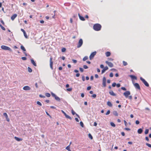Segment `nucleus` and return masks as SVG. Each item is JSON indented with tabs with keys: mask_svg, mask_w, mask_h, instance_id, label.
<instances>
[{
	"mask_svg": "<svg viewBox=\"0 0 151 151\" xmlns=\"http://www.w3.org/2000/svg\"><path fill=\"white\" fill-rule=\"evenodd\" d=\"M79 70L81 72H83V68H79Z\"/></svg>",
	"mask_w": 151,
	"mask_h": 151,
	"instance_id": "4c0bfd02",
	"label": "nucleus"
},
{
	"mask_svg": "<svg viewBox=\"0 0 151 151\" xmlns=\"http://www.w3.org/2000/svg\"><path fill=\"white\" fill-rule=\"evenodd\" d=\"M46 114L48 116H49L50 117H51V116L47 112V111H46Z\"/></svg>",
	"mask_w": 151,
	"mask_h": 151,
	"instance_id": "0e129e2a",
	"label": "nucleus"
},
{
	"mask_svg": "<svg viewBox=\"0 0 151 151\" xmlns=\"http://www.w3.org/2000/svg\"><path fill=\"white\" fill-rule=\"evenodd\" d=\"M50 107L51 108H52V109H56V108L54 106H50Z\"/></svg>",
	"mask_w": 151,
	"mask_h": 151,
	"instance_id": "680f3d73",
	"label": "nucleus"
},
{
	"mask_svg": "<svg viewBox=\"0 0 151 151\" xmlns=\"http://www.w3.org/2000/svg\"><path fill=\"white\" fill-rule=\"evenodd\" d=\"M104 69L105 70H106L108 69V68L107 66H106Z\"/></svg>",
	"mask_w": 151,
	"mask_h": 151,
	"instance_id": "bf43d9fd",
	"label": "nucleus"
},
{
	"mask_svg": "<svg viewBox=\"0 0 151 151\" xmlns=\"http://www.w3.org/2000/svg\"><path fill=\"white\" fill-rule=\"evenodd\" d=\"M113 114L115 116H118V114L116 111H114L113 112Z\"/></svg>",
	"mask_w": 151,
	"mask_h": 151,
	"instance_id": "b1692460",
	"label": "nucleus"
},
{
	"mask_svg": "<svg viewBox=\"0 0 151 151\" xmlns=\"http://www.w3.org/2000/svg\"><path fill=\"white\" fill-rule=\"evenodd\" d=\"M121 89H122V90H124V91L126 90V88H125L124 87H121Z\"/></svg>",
	"mask_w": 151,
	"mask_h": 151,
	"instance_id": "de8ad7c7",
	"label": "nucleus"
},
{
	"mask_svg": "<svg viewBox=\"0 0 151 151\" xmlns=\"http://www.w3.org/2000/svg\"><path fill=\"white\" fill-rule=\"evenodd\" d=\"M88 136L91 139H93V137L91 135V134H90V133L89 134Z\"/></svg>",
	"mask_w": 151,
	"mask_h": 151,
	"instance_id": "c85d7f7f",
	"label": "nucleus"
},
{
	"mask_svg": "<svg viewBox=\"0 0 151 151\" xmlns=\"http://www.w3.org/2000/svg\"><path fill=\"white\" fill-rule=\"evenodd\" d=\"M124 129L127 131H130V129L128 128H124Z\"/></svg>",
	"mask_w": 151,
	"mask_h": 151,
	"instance_id": "3c124183",
	"label": "nucleus"
},
{
	"mask_svg": "<svg viewBox=\"0 0 151 151\" xmlns=\"http://www.w3.org/2000/svg\"><path fill=\"white\" fill-rule=\"evenodd\" d=\"M96 51L92 53L91 55H90L89 56V58L90 60L92 59V58H93L94 56L96 55Z\"/></svg>",
	"mask_w": 151,
	"mask_h": 151,
	"instance_id": "423d86ee",
	"label": "nucleus"
},
{
	"mask_svg": "<svg viewBox=\"0 0 151 151\" xmlns=\"http://www.w3.org/2000/svg\"><path fill=\"white\" fill-rule=\"evenodd\" d=\"M95 77L96 78H98L99 77V76L97 74H96L95 75Z\"/></svg>",
	"mask_w": 151,
	"mask_h": 151,
	"instance_id": "338daca9",
	"label": "nucleus"
},
{
	"mask_svg": "<svg viewBox=\"0 0 151 151\" xmlns=\"http://www.w3.org/2000/svg\"><path fill=\"white\" fill-rule=\"evenodd\" d=\"M113 76V73H110L109 75V76L111 77H112Z\"/></svg>",
	"mask_w": 151,
	"mask_h": 151,
	"instance_id": "a19ab883",
	"label": "nucleus"
},
{
	"mask_svg": "<svg viewBox=\"0 0 151 151\" xmlns=\"http://www.w3.org/2000/svg\"><path fill=\"white\" fill-rule=\"evenodd\" d=\"M66 149L68 150V151H71V150L70 149V145H68L66 147Z\"/></svg>",
	"mask_w": 151,
	"mask_h": 151,
	"instance_id": "a878e982",
	"label": "nucleus"
},
{
	"mask_svg": "<svg viewBox=\"0 0 151 151\" xmlns=\"http://www.w3.org/2000/svg\"><path fill=\"white\" fill-rule=\"evenodd\" d=\"M61 112L63 113L64 115H65V117L69 119L70 120H71L72 119L71 117L69 116L68 115H67L66 113L63 110H61Z\"/></svg>",
	"mask_w": 151,
	"mask_h": 151,
	"instance_id": "9d476101",
	"label": "nucleus"
},
{
	"mask_svg": "<svg viewBox=\"0 0 151 151\" xmlns=\"http://www.w3.org/2000/svg\"><path fill=\"white\" fill-rule=\"evenodd\" d=\"M123 63L124 66H126L127 65V62L124 61H123Z\"/></svg>",
	"mask_w": 151,
	"mask_h": 151,
	"instance_id": "c756f323",
	"label": "nucleus"
},
{
	"mask_svg": "<svg viewBox=\"0 0 151 151\" xmlns=\"http://www.w3.org/2000/svg\"><path fill=\"white\" fill-rule=\"evenodd\" d=\"M146 145L147 146H148L149 147L151 148V144H150L149 143H146Z\"/></svg>",
	"mask_w": 151,
	"mask_h": 151,
	"instance_id": "c9c22d12",
	"label": "nucleus"
},
{
	"mask_svg": "<svg viewBox=\"0 0 151 151\" xmlns=\"http://www.w3.org/2000/svg\"><path fill=\"white\" fill-rule=\"evenodd\" d=\"M22 59L23 60H26L27 59V58L26 57H22Z\"/></svg>",
	"mask_w": 151,
	"mask_h": 151,
	"instance_id": "49530a36",
	"label": "nucleus"
},
{
	"mask_svg": "<svg viewBox=\"0 0 151 151\" xmlns=\"http://www.w3.org/2000/svg\"><path fill=\"white\" fill-rule=\"evenodd\" d=\"M109 93L110 94V95L113 96H116V94L114 93L112 91H110L109 92Z\"/></svg>",
	"mask_w": 151,
	"mask_h": 151,
	"instance_id": "2eb2a0df",
	"label": "nucleus"
},
{
	"mask_svg": "<svg viewBox=\"0 0 151 151\" xmlns=\"http://www.w3.org/2000/svg\"><path fill=\"white\" fill-rule=\"evenodd\" d=\"M135 123L137 124H138L139 123V122L138 120H136Z\"/></svg>",
	"mask_w": 151,
	"mask_h": 151,
	"instance_id": "8fccbe9b",
	"label": "nucleus"
},
{
	"mask_svg": "<svg viewBox=\"0 0 151 151\" xmlns=\"http://www.w3.org/2000/svg\"><path fill=\"white\" fill-rule=\"evenodd\" d=\"M37 104L40 106H41L42 105L41 103L39 101H37Z\"/></svg>",
	"mask_w": 151,
	"mask_h": 151,
	"instance_id": "72a5a7b5",
	"label": "nucleus"
},
{
	"mask_svg": "<svg viewBox=\"0 0 151 151\" xmlns=\"http://www.w3.org/2000/svg\"><path fill=\"white\" fill-rule=\"evenodd\" d=\"M110 110H109L107 111V112L106 114V115H108L110 114Z\"/></svg>",
	"mask_w": 151,
	"mask_h": 151,
	"instance_id": "37998d69",
	"label": "nucleus"
},
{
	"mask_svg": "<svg viewBox=\"0 0 151 151\" xmlns=\"http://www.w3.org/2000/svg\"><path fill=\"white\" fill-rule=\"evenodd\" d=\"M72 90V88H68L67 89V90L69 91H70Z\"/></svg>",
	"mask_w": 151,
	"mask_h": 151,
	"instance_id": "58836bf2",
	"label": "nucleus"
},
{
	"mask_svg": "<svg viewBox=\"0 0 151 151\" xmlns=\"http://www.w3.org/2000/svg\"><path fill=\"white\" fill-rule=\"evenodd\" d=\"M149 132V130L148 129H146L145 131V134H147Z\"/></svg>",
	"mask_w": 151,
	"mask_h": 151,
	"instance_id": "473e14b6",
	"label": "nucleus"
},
{
	"mask_svg": "<svg viewBox=\"0 0 151 151\" xmlns=\"http://www.w3.org/2000/svg\"><path fill=\"white\" fill-rule=\"evenodd\" d=\"M145 139L147 141H149V139L147 137H146L145 138Z\"/></svg>",
	"mask_w": 151,
	"mask_h": 151,
	"instance_id": "4d7b16f0",
	"label": "nucleus"
},
{
	"mask_svg": "<svg viewBox=\"0 0 151 151\" xmlns=\"http://www.w3.org/2000/svg\"><path fill=\"white\" fill-rule=\"evenodd\" d=\"M106 55L107 57H109L111 55V53L109 52H106Z\"/></svg>",
	"mask_w": 151,
	"mask_h": 151,
	"instance_id": "5701e85b",
	"label": "nucleus"
},
{
	"mask_svg": "<svg viewBox=\"0 0 151 151\" xmlns=\"http://www.w3.org/2000/svg\"><path fill=\"white\" fill-rule=\"evenodd\" d=\"M83 67L84 69H87L88 68V67L86 65H84L83 66Z\"/></svg>",
	"mask_w": 151,
	"mask_h": 151,
	"instance_id": "79ce46f5",
	"label": "nucleus"
},
{
	"mask_svg": "<svg viewBox=\"0 0 151 151\" xmlns=\"http://www.w3.org/2000/svg\"><path fill=\"white\" fill-rule=\"evenodd\" d=\"M91 88V87L90 86H88V87H87V90H90Z\"/></svg>",
	"mask_w": 151,
	"mask_h": 151,
	"instance_id": "603ef678",
	"label": "nucleus"
},
{
	"mask_svg": "<svg viewBox=\"0 0 151 151\" xmlns=\"http://www.w3.org/2000/svg\"><path fill=\"white\" fill-rule=\"evenodd\" d=\"M96 94H93L92 95V96L93 97V98H95V97H96Z\"/></svg>",
	"mask_w": 151,
	"mask_h": 151,
	"instance_id": "13d9d810",
	"label": "nucleus"
},
{
	"mask_svg": "<svg viewBox=\"0 0 151 151\" xmlns=\"http://www.w3.org/2000/svg\"><path fill=\"white\" fill-rule=\"evenodd\" d=\"M17 14H14L11 17V19L12 20H13L15 19V18L17 17Z\"/></svg>",
	"mask_w": 151,
	"mask_h": 151,
	"instance_id": "4468645a",
	"label": "nucleus"
},
{
	"mask_svg": "<svg viewBox=\"0 0 151 151\" xmlns=\"http://www.w3.org/2000/svg\"><path fill=\"white\" fill-rule=\"evenodd\" d=\"M51 95L53 97H54L55 98V99L58 101H60V98L57 96L54 93H51Z\"/></svg>",
	"mask_w": 151,
	"mask_h": 151,
	"instance_id": "7ed1b4c3",
	"label": "nucleus"
},
{
	"mask_svg": "<svg viewBox=\"0 0 151 151\" xmlns=\"http://www.w3.org/2000/svg\"><path fill=\"white\" fill-rule=\"evenodd\" d=\"M78 16L80 19L82 21H84L85 20L84 18L83 17L80 16V14H78Z\"/></svg>",
	"mask_w": 151,
	"mask_h": 151,
	"instance_id": "a211bd4d",
	"label": "nucleus"
},
{
	"mask_svg": "<svg viewBox=\"0 0 151 151\" xmlns=\"http://www.w3.org/2000/svg\"><path fill=\"white\" fill-rule=\"evenodd\" d=\"M105 63L110 67H112L113 66V65L111 62H110L108 61H106Z\"/></svg>",
	"mask_w": 151,
	"mask_h": 151,
	"instance_id": "9b49d317",
	"label": "nucleus"
},
{
	"mask_svg": "<svg viewBox=\"0 0 151 151\" xmlns=\"http://www.w3.org/2000/svg\"><path fill=\"white\" fill-rule=\"evenodd\" d=\"M116 83H112V86L113 87H114L116 86Z\"/></svg>",
	"mask_w": 151,
	"mask_h": 151,
	"instance_id": "a18cd8bd",
	"label": "nucleus"
},
{
	"mask_svg": "<svg viewBox=\"0 0 151 151\" xmlns=\"http://www.w3.org/2000/svg\"><path fill=\"white\" fill-rule=\"evenodd\" d=\"M80 76V74L79 73H77L76 75V76L77 77H78Z\"/></svg>",
	"mask_w": 151,
	"mask_h": 151,
	"instance_id": "69168bd1",
	"label": "nucleus"
},
{
	"mask_svg": "<svg viewBox=\"0 0 151 151\" xmlns=\"http://www.w3.org/2000/svg\"><path fill=\"white\" fill-rule=\"evenodd\" d=\"M116 86L117 87H119L120 86V84H119V83H118V84H117L116 85Z\"/></svg>",
	"mask_w": 151,
	"mask_h": 151,
	"instance_id": "052dcab7",
	"label": "nucleus"
},
{
	"mask_svg": "<svg viewBox=\"0 0 151 151\" xmlns=\"http://www.w3.org/2000/svg\"><path fill=\"white\" fill-rule=\"evenodd\" d=\"M130 94V92L129 91H127L124 93V95L125 97L126 98H127L128 96Z\"/></svg>",
	"mask_w": 151,
	"mask_h": 151,
	"instance_id": "20e7f679",
	"label": "nucleus"
},
{
	"mask_svg": "<svg viewBox=\"0 0 151 151\" xmlns=\"http://www.w3.org/2000/svg\"><path fill=\"white\" fill-rule=\"evenodd\" d=\"M31 63H32L33 65H34L35 66H37V64L36 63H35V62L33 59H31Z\"/></svg>",
	"mask_w": 151,
	"mask_h": 151,
	"instance_id": "dca6fc26",
	"label": "nucleus"
},
{
	"mask_svg": "<svg viewBox=\"0 0 151 151\" xmlns=\"http://www.w3.org/2000/svg\"><path fill=\"white\" fill-rule=\"evenodd\" d=\"M3 115L4 116H5L6 118L8 117V115L6 113H4L3 114Z\"/></svg>",
	"mask_w": 151,
	"mask_h": 151,
	"instance_id": "f704fd0d",
	"label": "nucleus"
},
{
	"mask_svg": "<svg viewBox=\"0 0 151 151\" xmlns=\"http://www.w3.org/2000/svg\"><path fill=\"white\" fill-rule=\"evenodd\" d=\"M21 30L23 32L24 35L25 37L27 38V35L24 29H21Z\"/></svg>",
	"mask_w": 151,
	"mask_h": 151,
	"instance_id": "ddd939ff",
	"label": "nucleus"
},
{
	"mask_svg": "<svg viewBox=\"0 0 151 151\" xmlns=\"http://www.w3.org/2000/svg\"><path fill=\"white\" fill-rule=\"evenodd\" d=\"M71 112L73 115H74L75 114H76V115L78 117H79L78 115L77 114H76L73 109H72V110H71Z\"/></svg>",
	"mask_w": 151,
	"mask_h": 151,
	"instance_id": "6ab92c4d",
	"label": "nucleus"
},
{
	"mask_svg": "<svg viewBox=\"0 0 151 151\" xmlns=\"http://www.w3.org/2000/svg\"><path fill=\"white\" fill-rule=\"evenodd\" d=\"M124 123L125 125L126 126H127V122H126V121L125 120H124Z\"/></svg>",
	"mask_w": 151,
	"mask_h": 151,
	"instance_id": "e2e57ef3",
	"label": "nucleus"
},
{
	"mask_svg": "<svg viewBox=\"0 0 151 151\" xmlns=\"http://www.w3.org/2000/svg\"><path fill=\"white\" fill-rule=\"evenodd\" d=\"M105 70L104 69H103L102 70H101V74L103 73H104L105 72Z\"/></svg>",
	"mask_w": 151,
	"mask_h": 151,
	"instance_id": "864d4df0",
	"label": "nucleus"
},
{
	"mask_svg": "<svg viewBox=\"0 0 151 151\" xmlns=\"http://www.w3.org/2000/svg\"><path fill=\"white\" fill-rule=\"evenodd\" d=\"M142 132V130L141 128H140L138 130L137 132L139 134H141Z\"/></svg>",
	"mask_w": 151,
	"mask_h": 151,
	"instance_id": "4be33fe9",
	"label": "nucleus"
},
{
	"mask_svg": "<svg viewBox=\"0 0 151 151\" xmlns=\"http://www.w3.org/2000/svg\"><path fill=\"white\" fill-rule=\"evenodd\" d=\"M0 27L3 30L5 31L6 30L5 28L4 27H3L1 24H0Z\"/></svg>",
	"mask_w": 151,
	"mask_h": 151,
	"instance_id": "bb28decb",
	"label": "nucleus"
},
{
	"mask_svg": "<svg viewBox=\"0 0 151 151\" xmlns=\"http://www.w3.org/2000/svg\"><path fill=\"white\" fill-rule=\"evenodd\" d=\"M23 89L24 90H30V88L28 86H25L24 87Z\"/></svg>",
	"mask_w": 151,
	"mask_h": 151,
	"instance_id": "f8f14e48",
	"label": "nucleus"
},
{
	"mask_svg": "<svg viewBox=\"0 0 151 151\" xmlns=\"http://www.w3.org/2000/svg\"><path fill=\"white\" fill-rule=\"evenodd\" d=\"M134 85L136 89L139 90H140V86L138 83H134Z\"/></svg>",
	"mask_w": 151,
	"mask_h": 151,
	"instance_id": "39448f33",
	"label": "nucleus"
},
{
	"mask_svg": "<svg viewBox=\"0 0 151 151\" xmlns=\"http://www.w3.org/2000/svg\"><path fill=\"white\" fill-rule=\"evenodd\" d=\"M72 61L73 62L75 63H76L77 62V61L76 60L74 59H73Z\"/></svg>",
	"mask_w": 151,
	"mask_h": 151,
	"instance_id": "c03bdc74",
	"label": "nucleus"
},
{
	"mask_svg": "<svg viewBox=\"0 0 151 151\" xmlns=\"http://www.w3.org/2000/svg\"><path fill=\"white\" fill-rule=\"evenodd\" d=\"M129 76L132 79H134L135 80H137V77L131 75Z\"/></svg>",
	"mask_w": 151,
	"mask_h": 151,
	"instance_id": "f3484780",
	"label": "nucleus"
},
{
	"mask_svg": "<svg viewBox=\"0 0 151 151\" xmlns=\"http://www.w3.org/2000/svg\"><path fill=\"white\" fill-rule=\"evenodd\" d=\"M81 96L82 97H83L84 96V95L83 93H82L81 95Z\"/></svg>",
	"mask_w": 151,
	"mask_h": 151,
	"instance_id": "774afa93",
	"label": "nucleus"
},
{
	"mask_svg": "<svg viewBox=\"0 0 151 151\" xmlns=\"http://www.w3.org/2000/svg\"><path fill=\"white\" fill-rule=\"evenodd\" d=\"M140 80L142 81L145 85L147 86L148 87L149 86V84L145 80V79L143 78L142 77H141L140 78Z\"/></svg>",
	"mask_w": 151,
	"mask_h": 151,
	"instance_id": "f03ea898",
	"label": "nucleus"
},
{
	"mask_svg": "<svg viewBox=\"0 0 151 151\" xmlns=\"http://www.w3.org/2000/svg\"><path fill=\"white\" fill-rule=\"evenodd\" d=\"M2 49L5 50H8L9 51H11L12 50L10 48H1Z\"/></svg>",
	"mask_w": 151,
	"mask_h": 151,
	"instance_id": "aec40b11",
	"label": "nucleus"
},
{
	"mask_svg": "<svg viewBox=\"0 0 151 151\" xmlns=\"http://www.w3.org/2000/svg\"><path fill=\"white\" fill-rule=\"evenodd\" d=\"M45 96L47 97H50V95L49 93H45Z\"/></svg>",
	"mask_w": 151,
	"mask_h": 151,
	"instance_id": "7c9ffc66",
	"label": "nucleus"
},
{
	"mask_svg": "<svg viewBox=\"0 0 151 151\" xmlns=\"http://www.w3.org/2000/svg\"><path fill=\"white\" fill-rule=\"evenodd\" d=\"M15 139H16L18 141H19V138L15 137H14Z\"/></svg>",
	"mask_w": 151,
	"mask_h": 151,
	"instance_id": "5fc2aeb1",
	"label": "nucleus"
},
{
	"mask_svg": "<svg viewBox=\"0 0 151 151\" xmlns=\"http://www.w3.org/2000/svg\"><path fill=\"white\" fill-rule=\"evenodd\" d=\"M110 124L112 127H115L116 126L115 124L113 122H111Z\"/></svg>",
	"mask_w": 151,
	"mask_h": 151,
	"instance_id": "cd10ccee",
	"label": "nucleus"
},
{
	"mask_svg": "<svg viewBox=\"0 0 151 151\" xmlns=\"http://www.w3.org/2000/svg\"><path fill=\"white\" fill-rule=\"evenodd\" d=\"M83 41L82 39H80L78 42V47H81L83 44Z\"/></svg>",
	"mask_w": 151,
	"mask_h": 151,
	"instance_id": "6e6552de",
	"label": "nucleus"
},
{
	"mask_svg": "<svg viewBox=\"0 0 151 151\" xmlns=\"http://www.w3.org/2000/svg\"><path fill=\"white\" fill-rule=\"evenodd\" d=\"M101 25L99 24H96L93 25V29L96 31H99L101 30Z\"/></svg>",
	"mask_w": 151,
	"mask_h": 151,
	"instance_id": "f257e3e1",
	"label": "nucleus"
},
{
	"mask_svg": "<svg viewBox=\"0 0 151 151\" xmlns=\"http://www.w3.org/2000/svg\"><path fill=\"white\" fill-rule=\"evenodd\" d=\"M1 23L3 25H4V24H5V23H4V21H3V20H2V19L1 20Z\"/></svg>",
	"mask_w": 151,
	"mask_h": 151,
	"instance_id": "6e6d98bb",
	"label": "nucleus"
},
{
	"mask_svg": "<svg viewBox=\"0 0 151 151\" xmlns=\"http://www.w3.org/2000/svg\"><path fill=\"white\" fill-rule=\"evenodd\" d=\"M107 104L108 106H109L111 107H112V105L111 103L109 101H108L107 102Z\"/></svg>",
	"mask_w": 151,
	"mask_h": 151,
	"instance_id": "412c9836",
	"label": "nucleus"
},
{
	"mask_svg": "<svg viewBox=\"0 0 151 151\" xmlns=\"http://www.w3.org/2000/svg\"><path fill=\"white\" fill-rule=\"evenodd\" d=\"M39 96L41 98H45V96L43 95H42L41 94H40L39 95Z\"/></svg>",
	"mask_w": 151,
	"mask_h": 151,
	"instance_id": "09e8293b",
	"label": "nucleus"
},
{
	"mask_svg": "<svg viewBox=\"0 0 151 151\" xmlns=\"http://www.w3.org/2000/svg\"><path fill=\"white\" fill-rule=\"evenodd\" d=\"M80 124L81 125V126L82 127H83V122H80Z\"/></svg>",
	"mask_w": 151,
	"mask_h": 151,
	"instance_id": "e433bc0d",
	"label": "nucleus"
},
{
	"mask_svg": "<svg viewBox=\"0 0 151 151\" xmlns=\"http://www.w3.org/2000/svg\"><path fill=\"white\" fill-rule=\"evenodd\" d=\"M66 50L65 48H63L62 49V52H65Z\"/></svg>",
	"mask_w": 151,
	"mask_h": 151,
	"instance_id": "ea45409f",
	"label": "nucleus"
},
{
	"mask_svg": "<svg viewBox=\"0 0 151 151\" xmlns=\"http://www.w3.org/2000/svg\"><path fill=\"white\" fill-rule=\"evenodd\" d=\"M28 70L29 72L30 73L32 71V69L29 67L28 68Z\"/></svg>",
	"mask_w": 151,
	"mask_h": 151,
	"instance_id": "2f4dec72",
	"label": "nucleus"
},
{
	"mask_svg": "<svg viewBox=\"0 0 151 151\" xmlns=\"http://www.w3.org/2000/svg\"><path fill=\"white\" fill-rule=\"evenodd\" d=\"M102 85L104 87L106 86V78L105 77H104L103 78Z\"/></svg>",
	"mask_w": 151,
	"mask_h": 151,
	"instance_id": "0eeeda50",
	"label": "nucleus"
},
{
	"mask_svg": "<svg viewBox=\"0 0 151 151\" xmlns=\"http://www.w3.org/2000/svg\"><path fill=\"white\" fill-rule=\"evenodd\" d=\"M88 58V57L87 56H85L83 59V61H85L86 60H87Z\"/></svg>",
	"mask_w": 151,
	"mask_h": 151,
	"instance_id": "393cba45",
	"label": "nucleus"
},
{
	"mask_svg": "<svg viewBox=\"0 0 151 151\" xmlns=\"http://www.w3.org/2000/svg\"><path fill=\"white\" fill-rule=\"evenodd\" d=\"M52 57H51L50 58V68L52 69H53L52 65L53 64V62L52 61Z\"/></svg>",
	"mask_w": 151,
	"mask_h": 151,
	"instance_id": "1a4fd4ad",
	"label": "nucleus"
}]
</instances>
